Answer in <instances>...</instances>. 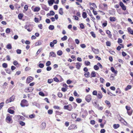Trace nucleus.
I'll use <instances>...</instances> for the list:
<instances>
[{"label": "nucleus", "mask_w": 133, "mask_h": 133, "mask_svg": "<svg viewBox=\"0 0 133 133\" xmlns=\"http://www.w3.org/2000/svg\"><path fill=\"white\" fill-rule=\"evenodd\" d=\"M90 62L87 61H85L84 62V64L86 66H88L90 65Z\"/></svg>", "instance_id": "obj_25"}, {"label": "nucleus", "mask_w": 133, "mask_h": 133, "mask_svg": "<svg viewBox=\"0 0 133 133\" xmlns=\"http://www.w3.org/2000/svg\"><path fill=\"white\" fill-rule=\"evenodd\" d=\"M97 92L95 90L93 91L92 94L94 95H97Z\"/></svg>", "instance_id": "obj_62"}, {"label": "nucleus", "mask_w": 133, "mask_h": 133, "mask_svg": "<svg viewBox=\"0 0 133 133\" xmlns=\"http://www.w3.org/2000/svg\"><path fill=\"white\" fill-rule=\"evenodd\" d=\"M123 41L122 39L121 38H119L118 39V41H117V42L119 44L120 43H121Z\"/></svg>", "instance_id": "obj_45"}, {"label": "nucleus", "mask_w": 133, "mask_h": 133, "mask_svg": "<svg viewBox=\"0 0 133 133\" xmlns=\"http://www.w3.org/2000/svg\"><path fill=\"white\" fill-rule=\"evenodd\" d=\"M50 55L54 57H55L56 56V55L53 52H50Z\"/></svg>", "instance_id": "obj_20"}, {"label": "nucleus", "mask_w": 133, "mask_h": 133, "mask_svg": "<svg viewBox=\"0 0 133 133\" xmlns=\"http://www.w3.org/2000/svg\"><path fill=\"white\" fill-rule=\"evenodd\" d=\"M8 111L9 113L12 114H13L14 112V110L9 109H8Z\"/></svg>", "instance_id": "obj_29"}, {"label": "nucleus", "mask_w": 133, "mask_h": 133, "mask_svg": "<svg viewBox=\"0 0 133 133\" xmlns=\"http://www.w3.org/2000/svg\"><path fill=\"white\" fill-rule=\"evenodd\" d=\"M94 68L95 70H98L99 69V68L98 66V65H97V64L96 65H95L94 66Z\"/></svg>", "instance_id": "obj_24"}, {"label": "nucleus", "mask_w": 133, "mask_h": 133, "mask_svg": "<svg viewBox=\"0 0 133 133\" xmlns=\"http://www.w3.org/2000/svg\"><path fill=\"white\" fill-rule=\"evenodd\" d=\"M54 2V0H50L48 1V4L49 5H52Z\"/></svg>", "instance_id": "obj_15"}, {"label": "nucleus", "mask_w": 133, "mask_h": 133, "mask_svg": "<svg viewBox=\"0 0 133 133\" xmlns=\"http://www.w3.org/2000/svg\"><path fill=\"white\" fill-rule=\"evenodd\" d=\"M39 94L42 96H45V94L42 92L41 91L39 92Z\"/></svg>", "instance_id": "obj_49"}, {"label": "nucleus", "mask_w": 133, "mask_h": 133, "mask_svg": "<svg viewBox=\"0 0 133 133\" xmlns=\"http://www.w3.org/2000/svg\"><path fill=\"white\" fill-rule=\"evenodd\" d=\"M6 120L8 121V122H7L8 123H10L11 120V118L10 116H7L6 118Z\"/></svg>", "instance_id": "obj_12"}, {"label": "nucleus", "mask_w": 133, "mask_h": 133, "mask_svg": "<svg viewBox=\"0 0 133 133\" xmlns=\"http://www.w3.org/2000/svg\"><path fill=\"white\" fill-rule=\"evenodd\" d=\"M106 33L109 35V37H111L112 36V35L111 34V32L109 30H107L106 31Z\"/></svg>", "instance_id": "obj_22"}, {"label": "nucleus", "mask_w": 133, "mask_h": 133, "mask_svg": "<svg viewBox=\"0 0 133 133\" xmlns=\"http://www.w3.org/2000/svg\"><path fill=\"white\" fill-rule=\"evenodd\" d=\"M51 64V62L49 61H48L46 63V66H49Z\"/></svg>", "instance_id": "obj_39"}, {"label": "nucleus", "mask_w": 133, "mask_h": 133, "mask_svg": "<svg viewBox=\"0 0 133 133\" xmlns=\"http://www.w3.org/2000/svg\"><path fill=\"white\" fill-rule=\"evenodd\" d=\"M93 52L95 54H98L99 52V50L98 49H96L93 47L91 48Z\"/></svg>", "instance_id": "obj_4"}, {"label": "nucleus", "mask_w": 133, "mask_h": 133, "mask_svg": "<svg viewBox=\"0 0 133 133\" xmlns=\"http://www.w3.org/2000/svg\"><path fill=\"white\" fill-rule=\"evenodd\" d=\"M106 43L107 46H110L111 45V43L110 41L107 42Z\"/></svg>", "instance_id": "obj_55"}, {"label": "nucleus", "mask_w": 133, "mask_h": 133, "mask_svg": "<svg viewBox=\"0 0 133 133\" xmlns=\"http://www.w3.org/2000/svg\"><path fill=\"white\" fill-rule=\"evenodd\" d=\"M79 25L81 29H83L84 28V26L83 23L80 24Z\"/></svg>", "instance_id": "obj_61"}, {"label": "nucleus", "mask_w": 133, "mask_h": 133, "mask_svg": "<svg viewBox=\"0 0 133 133\" xmlns=\"http://www.w3.org/2000/svg\"><path fill=\"white\" fill-rule=\"evenodd\" d=\"M76 101L78 103H80L82 101V99L80 98H77L76 99Z\"/></svg>", "instance_id": "obj_41"}, {"label": "nucleus", "mask_w": 133, "mask_h": 133, "mask_svg": "<svg viewBox=\"0 0 133 133\" xmlns=\"http://www.w3.org/2000/svg\"><path fill=\"white\" fill-rule=\"evenodd\" d=\"M16 52L17 54H20L21 53V50L19 49H18L16 50Z\"/></svg>", "instance_id": "obj_60"}, {"label": "nucleus", "mask_w": 133, "mask_h": 133, "mask_svg": "<svg viewBox=\"0 0 133 133\" xmlns=\"http://www.w3.org/2000/svg\"><path fill=\"white\" fill-rule=\"evenodd\" d=\"M105 112L106 113H107L108 114L107 115H106L108 117L109 116H111V114L110 113L109 111L108 110H106L105 111Z\"/></svg>", "instance_id": "obj_16"}, {"label": "nucleus", "mask_w": 133, "mask_h": 133, "mask_svg": "<svg viewBox=\"0 0 133 133\" xmlns=\"http://www.w3.org/2000/svg\"><path fill=\"white\" fill-rule=\"evenodd\" d=\"M119 116L118 117V120L121 122H124L126 124L124 123V124L125 125H127V122L124 119H123L122 118V117H121L120 115H119Z\"/></svg>", "instance_id": "obj_5"}, {"label": "nucleus", "mask_w": 133, "mask_h": 133, "mask_svg": "<svg viewBox=\"0 0 133 133\" xmlns=\"http://www.w3.org/2000/svg\"><path fill=\"white\" fill-rule=\"evenodd\" d=\"M67 39V37L66 36H64L63 37L61 38V40L62 41L66 40Z\"/></svg>", "instance_id": "obj_31"}, {"label": "nucleus", "mask_w": 133, "mask_h": 133, "mask_svg": "<svg viewBox=\"0 0 133 133\" xmlns=\"http://www.w3.org/2000/svg\"><path fill=\"white\" fill-rule=\"evenodd\" d=\"M35 115L34 114H31L29 116V117L31 118H33L35 117Z\"/></svg>", "instance_id": "obj_57"}, {"label": "nucleus", "mask_w": 133, "mask_h": 133, "mask_svg": "<svg viewBox=\"0 0 133 133\" xmlns=\"http://www.w3.org/2000/svg\"><path fill=\"white\" fill-rule=\"evenodd\" d=\"M38 66L41 68H42L44 67V65L42 63H40L39 64Z\"/></svg>", "instance_id": "obj_44"}, {"label": "nucleus", "mask_w": 133, "mask_h": 133, "mask_svg": "<svg viewBox=\"0 0 133 133\" xmlns=\"http://www.w3.org/2000/svg\"><path fill=\"white\" fill-rule=\"evenodd\" d=\"M110 20L112 22L115 21L116 20L115 18L114 17H110Z\"/></svg>", "instance_id": "obj_32"}, {"label": "nucleus", "mask_w": 133, "mask_h": 133, "mask_svg": "<svg viewBox=\"0 0 133 133\" xmlns=\"http://www.w3.org/2000/svg\"><path fill=\"white\" fill-rule=\"evenodd\" d=\"M10 32V29L9 28H7L6 30V33H9Z\"/></svg>", "instance_id": "obj_51"}, {"label": "nucleus", "mask_w": 133, "mask_h": 133, "mask_svg": "<svg viewBox=\"0 0 133 133\" xmlns=\"http://www.w3.org/2000/svg\"><path fill=\"white\" fill-rule=\"evenodd\" d=\"M127 113L130 116L131 115L132 112V110H129L127 111Z\"/></svg>", "instance_id": "obj_34"}, {"label": "nucleus", "mask_w": 133, "mask_h": 133, "mask_svg": "<svg viewBox=\"0 0 133 133\" xmlns=\"http://www.w3.org/2000/svg\"><path fill=\"white\" fill-rule=\"evenodd\" d=\"M53 111L52 110H49L48 111V112L49 114H51L52 113Z\"/></svg>", "instance_id": "obj_59"}, {"label": "nucleus", "mask_w": 133, "mask_h": 133, "mask_svg": "<svg viewBox=\"0 0 133 133\" xmlns=\"http://www.w3.org/2000/svg\"><path fill=\"white\" fill-rule=\"evenodd\" d=\"M91 96L90 95H88L85 97V100L88 102H89L91 99Z\"/></svg>", "instance_id": "obj_2"}, {"label": "nucleus", "mask_w": 133, "mask_h": 133, "mask_svg": "<svg viewBox=\"0 0 133 133\" xmlns=\"http://www.w3.org/2000/svg\"><path fill=\"white\" fill-rule=\"evenodd\" d=\"M50 14L51 16H53L55 14V12L54 11H52V10L50 11Z\"/></svg>", "instance_id": "obj_58"}, {"label": "nucleus", "mask_w": 133, "mask_h": 133, "mask_svg": "<svg viewBox=\"0 0 133 133\" xmlns=\"http://www.w3.org/2000/svg\"><path fill=\"white\" fill-rule=\"evenodd\" d=\"M68 105L69 107L68 108V110L69 111H71L73 109L72 106L70 105Z\"/></svg>", "instance_id": "obj_53"}, {"label": "nucleus", "mask_w": 133, "mask_h": 133, "mask_svg": "<svg viewBox=\"0 0 133 133\" xmlns=\"http://www.w3.org/2000/svg\"><path fill=\"white\" fill-rule=\"evenodd\" d=\"M53 79H49L48 80V82L49 83H51L53 82Z\"/></svg>", "instance_id": "obj_64"}, {"label": "nucleus", "mask_w": 133, "mask_h": 133, "mask_svg": "<svg viewBox=\"0 0 133 133\" xmlns=\"http://www.w3.org/2000/svg\"><path fill=\"white\" fill-rule=\"evenodd\" d=\"M119 127V124H114L113 125V127L114 129H116L118 128Z\"/></svg>", "instance_id": "obj_21"}, {"label": "nucleus", "mask_w": 133, "mask_h": 133, "mask_svg": "<svg viewBox=\"0 0 133 133\" xmlns=\"http://www.w3.org/2000/svg\"><path fill=\"white\" fill-rule=\"evenodd\" d=\"M15 97L14 96H12L9 99H10V101L11 102L13 101Z\"/></svg>", "instance_id": "obj_48"}, {"label": "nucleus", "mask_w": 133, "mask_h": 133, "mask_svg": "<svg viewBox=\"0 0 133 133\" xmlns=\"http://www.w3.org/2000/svg\"><path fill=\"white\" fill-rule=\"evenodd\" d=\"M82 16L83 18H86L87 17V14L85 12H83L82 14Z\"/></svg>", "instance_id": "obj_23"}, {"label": "nucleus", "mask_w": 133, "mask_h": 133, "mask_svg": "<svg viewBox=\"0 0 133 133\" xmlns=\"http://www.w3.org/2000/svg\"><path fill=\"white\" fill-rule=\"evenodd\" d=\"M53 108L54 109H56L58 110L60 109V107L56 105H54L53 106Z\"/></svg>", "instance_id": "obj_47"}, {"label": "nucleus", "mask_w": 133, "mask_h": 133, "mask_svg": "<svg viewBox=\"0 0 133 133\" xmlns=\"http://www.w3.org/2000/svg\"><path fill=\"white\" fill-rule=\"evenodd\" d=\"M56 113L57 115H60L63 114L62 112H59L58 111H56Z\"/></svg>", "instance_id": "obj_46"}, {"label": "nucleus", "mask_w": 133, "mask_h": 133, "mask_svg": "<svg viewBox=\"0 0 133 133\" xmlns=\"http://www.w3.org/2000/svg\"><path fill=\"white\" fill-rule=\"evenodd\" d=\"M23 15L22 14H19L18 15V18L20 19H21L22 18Z\"/></svg>", "instance_id": "obj_35"}, {"label": "nucleus", "mask_w": 133, "mask_h": 133, "mask_svg": "<svg viewBox=\"0 0 133 133\" xmlns=\"http://www.w3.org/2000/svg\"><path fill=\"white\" fill-rule=\"evenodd\" d=\"M128 32L130 33V34L133 35V30H131V29L130 28H128Z\"/></svg>", "instance_id": "obj_17"}, {"label": "nucleus", "mask_w": 133, "mask_h": 133, "mask_svg": "<svg viewBox=\"0 0 133 133\" xmlns=\"http://www.w3.org/2000/svg\"><path fill=\"white\" fill-rule=\"evenodd\" d=\"M26 89L29 92H31L33 90V88L32 87H30L27 88Z\"/></svg>", "instance_id": "obj_13"}, {"label": "nucleus", "mask_w": 133, "mask_h": 133, "mask_svg": "<svg viewBox=\"0 0 133 133\" xmlns=\"http://www.w3.org/2000/svg\"><path fill=\"white\" fill-rule=\"evenodd\" d=\"M32 104L33 105H35L37 107H39V105L36 102H32Z\"/></svg>", "instance_id": "obj_19"}, {"label": "nucleus", "mask_w": 133, "mask_h": 133, "mask_svg": "<svg viewBox=\"0 0 133 133\" xmlns=\"http://www.w3.org/2000/svg\"><path fill=\"white\" fill-rule=\"evenodd\" d=\"M7 64L5 63H4L2 64V66L4 68H6L7 67Z\"/></svg>", "instance_id": "obj_50"}, {"label": "nucleus", "mask_w": 133, "mask_h": 133, "mask_svg": "<svg viewBox=\"0 0 133 133\" xmlns=\"http://www.w3.org/2000/svg\"><path fill=\"white\" fill-rule=\"evenodd\" d=\"M57 54L59 56H61L62 54V52L61 50H59L57 51Z\"/></svg>", "instance_id": "obj_28"}, {"label": "nucleus", "mask_w": 133, "mask_h": 133, "mask_svg": "<svg viewBox=\"0 0 133 133\" xmlns=\"http://www.w3.org/2000/svg\"><path fill=\"white\" fill-rule=\"evenodd\" d=\"M87 12L88 13L90 16H91L92 18V16L91 15V14L90 12V10L89 9H87Z\"/></svg>", "instance_id": "obj_42"}, {"label": "nucleus", "mask_w": 133, "mask_h": 133, "mask_svg": "<svg viewBox=\"0 0 133 133\" xmlns=\"http://www.w3.org/2000/svg\"><path fill=\"white\" fill-rule=\"evenodd\" d=\"M97 97L99 99H101L102 97V94L101 92H99L98 94Z\"/></svg>", "instance_id": "obj_14"}, {"label": "nucleus", "mask_w": 133, "mask_h": 133, "mask_svg": "<svg viewBox=\"0 0 133 133\" xmlns=\"http://www.w3.org/2000/svg\"><path fill=\"white\" fill-rule=\"evenodd\" d=\"M33 79V78L31 76L29 77L27 79L26 82L28 83H29L31 82Z\"/></svg>", "instance_id": "obj_6"}, {"label": "nucleus", "mask_w": 133, "mask_h": 133, "mask_svg": "<svg viewBox=\"0 0 133 133\" xmlns=\"http://www.w3.org/2000/svg\"><path fill=\"white\" fill-rule=\"evenodd\" d=\"M111 70L113 73L115 74H117V70H115V69L113 67H111Z\"/></svg>", "instance_id": "obj_11"}, {"label": "nucleus", "mask_w": 133, "mask_h": 133, "mask_svg": "<svg viewBox=\"0 0 133 133\" xmlns=\"http://www.w3.org/2000/svg\"><path fill=\"white\" fill-rule=\"evenodd\" d=\"M41 44V41H38L36 42L35 44V46H38L40 45Z\"/></svg>", "instance_id": "obj_38"}, {"label": "nucleus", "mask_w": 133, "mask_h": 133, "mask_svg": "<svg viewBox=\"0 0 133 133\" xmlns=\"http://www.w3.org/2000/svg\"><path fill=\"white\" fill-rule=\"evenodd\" d=\"M90 34L93 37L95 38L96 37L95 34L93 32H90Z\"/></svg>", "instance_id": "obj_37"}, {"label": "nucleus", "mask_w": 133, "mask_h": 133, "mask_svg": "<svg viewBox=\"0 0 133 133\" xmlns=\"http://www.w3.org/2000/svg\"><path fill=\"white\" fill-rule=\"evenodd\" d=\"M54 44L52 42H51L50 43V45L51 48H52L54 46Z\"/></svg>", "instance_id": "obj_54"}, {"label": "nucleus", "mask_w": 133, "mask_h": 133, "mask_svg": "<svg viewBox=\"0 0 133 133\" xmlns=\"http://www.w3.org/2000/svg\"><path fill=\"white\" fill-rule=\"evenodd\" d=\"M4 104V102H2L0 103V110L3 107Z\"/></svg>", "instance_id": "obj_43"}, {"label": "nucleus", "mask_w": 133, "mask_h": 133, "mask_svg": "<svg viewBox=\"0 0 133 133\" xmlns=\"http://www.w3.org/2000/svg\"><path fill=\"white\" fill-rule=\"evenodd\" d=\"M93 104L94 106L96 108H98V106H99L98 104H97V103L96 102H95L94 103H93Z\"/></svg>", "instance_id": "obj_33"}, {"label": "nucleus", "mask_w": 133, "mask_h": 133, "mask_svg": "<svg viewBox=\"0 0 133 133\" xmlns=\"http://www.w3.org/2000/svg\"><path fill=\"white\" fill-rule=\"evenodd\" d=\"M52 69L51 67L50 66H48L46 68V70L48 71Z\"/></svg>", "instance_id": "obj_63"}, {"label": "nucleus", "mask_w": 133, "mask_h": 133, "mask_svg": "<svg viewBox=\"0 0 133 133\" xmlns=\"http://www.w3.org/2000/svg\"><path fill=\"white\" fill-rule=\"evenodd\" d=\"M49 29L51 30H53L54 28V26L53 25H50L49 27Z\"/></svg>", "instance_id": "obj_30"}, {"label": "nucleus", "mask_w": 133, "mask_h": 133, "mask_svg": "<svg viewBox=\"0 0 133 133\" xmlns=\"http://www.w3.org/2000/svg\"><path fill=\"white\" fill-rule=\"evenodd\" d=\"M96 76V72L94 71H92L91 74V78L95 77Z\"/></svg>", "instance_id": "obj_10"}, {"label": "nucleus", "mask_w": 133, "mask_h": 133, "mask_svg": "<svg viewBox=\"0 0 133 133\" xmlns=\"http://www.w3.org/2000/svg\"><path fill=\"white\" fill-rule=\"evenodd\" d=\"M19 124L22 126H24L25 124V123L22 121L20 122Z\"/></svg>", "instance_id": "obj_56"}, {"label": "nucleus", "mask_w": 133, "mask_h": 133, "mask_svg": "<svg viewBox=\"0 0 133 133\" xmlns=\"http://www.w3.org/2000/svg\"><path fill=\"white\" fill-rule=\"evenodd\" d=\"M40 8L39 7H35L34 9V12H38L40 10Z\"/></svg>", "instance_id": "obj_18"}, {"label": "nucleus", "mask_w": 133, "mask_h": 133, "mask_svg": "<svg viewBox=\"0 0 133 133\" xmlns=\"http://www.w3.org/2000/svg\"><path fill=\"white\" fill-rule=\"evenodd\" d=\"M107 94L110 95V96H116V95H115V94H112V93H111L110 91H108L107 92Z\"/></svg>", "instance_id": "obj_36"}, {"label": "nucleus", "mask_w": 133, "mask_h": 133, "mask_svg": "<svg viewBox=\"0 0 133 133\" xmlns=\"http://www.w3.org/2000/svg\"><path fill=\"white\" fill-rule=\"evenodd\" d=\"M82 65V64L79 62L76 63V68L78 69H79Z\"/></svg>", "instance_id": "obj_7"}, {"label": "nucleus", "mask_w": 133, "mask_h": 133, "mask_svg": "<svg viewBox=\"0 0 133 133\" xmlns=\"http://www.w3.org/2000/svg\"><path fill=\"white\" fill-rule=\"evenodd\" d=\"M20 105L22 107H24L25 106H28L29 104L26 100L23 99L21 101Z\"/></svg>", "instance_id": "obj_1"}, {"label": "nucleus", "mask_w": 133, "mask_h": 133, "mask_svg": "<svg viewBox=\"0 0 133 133\" xmlns=\"http://www.w3.org/2000/svg\"><path fill=\"white\" fill-rule=\"evenodd\" d=\"M119 5L122 8V9L124 10H126V8L124 4L122 2H120L119 3Z\"/></svg>", "instance_id": "obj_3"}, {"label": "nucleus", "mask_w": 133, "mask_h": 133, "mask_svg": "<svg viewBox=\"0 0 133 133\" xmlns=\"http://www.w3.org/2000/svg\"><path fill=\"white\" fill-rule=\"evenodd\" d=\"M5 70L7 73L9 74H11V70L10 69H6Z\"/></svg>", "instance_id": "obj_52"}, {"label": "nucleus", "mask_w": 133, "mask_h": 133, "mask_svg": "<svg viewBox=\"0 0 133 133\" xmlns=\"http://www.w3.org/2000/svg\"><path fill=\"white\" fill-rule=\"evenodd\" d=\"M59 13L61 15H62L63 14V9L62 8H61L59 10Z\"/></svg>", "instance_id": "obj_27"}, {"label": "nucleus", "mask_w": 133, "mask_h": 133, "mask_svg": "<svg viewBox=\"0 0 133 133\" xmlns=\"http://www.w3.org/2000/svg\"><path fill=\"white\" fill-rule=\"evenodd\" d=\"M46 123L45 122H43L41 125V128L42 129H44L46 127Z\"/></svg>", "instance_id": "obj_8"}, {"label": "nucleus", "mask_w": 133, "mask_h": 133, "mask_svg": "<svg viewBox=\"0 0 133 133\" xmlns=\"http://www.w3.org/2000/svg\"><path fill=\"white\" fill-rule=\"evenodd\" d=\"M90 73L89 72H84V75L87 78L90 77Z\"/></svg>", "instance_id": "obj_9"}, {"label": "nucleus", "mask_w": 133, "mask_h": 133, "mask_svg": "<svg viewBox=\"0 0 133 133\" xmlns=\"http://www.w3.org/2000/svg\"><path fill=\"white\" fill-rule=\"evenodd\" d=\"M6 48L8 49H11L12 48V46L10 44H8L6 46Z\"/></svg>", "instance_id": "obj_40"}, {"label": "nucleus", "mask_w": 133, "mask_h": 133, "mask_svg": "<svg viewBox=\"0 0 133 133\" xmlns=\"http://www.w3.org/2000/svg\"><path fill=\"white\" fill-rule=\"evenodd\" d=\"M131 88V86L130 85H128L127 87L125 88V91H127L129 89H130Z\"/></svg>", "instance_id": "obj_26"}]
</instances>
